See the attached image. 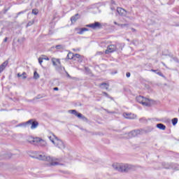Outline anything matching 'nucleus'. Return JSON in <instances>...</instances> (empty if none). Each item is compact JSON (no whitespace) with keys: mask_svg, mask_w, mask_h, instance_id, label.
Returning a JSON list of instances; mask_svg holds the SVG:
<instances>
[{"mask_svg":"<svg viewBox=\"0 0 179 179\" xmlns=\"http://www.w3.org/2000/svg\"><path fill=\"white\" fill-rule=\"evenodd\" d=\"M117 50V47L114 45H108L107 50L105 51V54H110V52H114Z\"/></svg>","mask_w":179,"mask_h":179,"instance_id":"nucleus-10","label":"nucleus"},{"mask_svg":"<svg viewBox=\"0 0 179 179\" xmlns=\"http://www.w3.org/2000/svg\"><path fill=\"white\" fill-rule=\"evenodd\" d=\"M178 122V119L177 117H175L172 120V124L173 125H177V123Z\"/></svg>","mask_w":179,"mask_h":179,"instance_id":"nucleus-25","label":"nucleus"},{"mask_svg":"<svg viewBox=\"0 0 179 179\" xmlns=\"http://www.w3.org/2000/svg\"><path fill=\"white\" fill-rule=\"evenodd\" d=\"M114 24H116V26H118V24H120L117 23V22H114Z\"/></svg>","mask_w":179,"mask_h":179,"instance_id":"nucleus-38","label":"nucleus"},{"mask_svg":"<svg viewBox=\"0 0 179 179\" xmlns=\"http://www.w3.org/2000/svg\"><path fill=\"white\" fill-rule=\"evenodd\" d=\"M38 62H39L40 65H41V64H43V59H42V57H39Z\"/></svg>","mask_w":179,"mask_h":179,"instance_id":"nucleus-32","label":"nucleus"},{"mask_svg":"<svg viewBox=\"0 0 179 179\" xmlns=\"http://www.w3.org/2000/svg\"><path fill=\"white\" fill-rule=\"evenodd\" d=\"M99 54H102V52H99Z\"/></svg>","mask_w":179,"mask_h":179,"instance_id":"nucleus-41","label":"nucleus"},{"mask_svg":"<svg viewBox=\"0 0 179 179\" xmlns=\"http://www.w3.org/2000/svg\"><path fill=\"white\" fill-rule=\"evenodd\" d=\"M103 94L104 96H108V94H107L106 92H103Z\"/></svg>","mask_w":179,"mask_h":179,"instance_id":"nucleus-37","label":"nucleus"},{"mask_svg":"<svg viewBox=\"0 0 179 179\" xmlns=\"http://www.w3.org/2000/svg\"><path fill=\"white\" fill-rule=\"evenodd\" d=\"M20 13H23V12L19 13L18 15H20Z\"/></svg>","mask_w":179,"mask_h":179,"instance_id":"nucleus-39","label":"nucleus"},{"mask_svg":"<svg viewBox=\"0 0 179 179\" xmlns=\"http://www.w3.org/2000/svg\"><path fill=\"white\" fill-rule=\"evenodd\" d=\"M8 62H4L1 65H0V73L3 72V71L8 66Z\"/></svg>","mask_w":179,"mask_h":179,"instance_id":"nucleus-15","label":"nucleus"},{"mask_svg":"<svg viewBox=\"0 0 179 179\" xmlns=\"http://www.w3.org/2000/svg\"><path fill=\"white\" fill-rule=\"evenodd\" d=\"M117 13H119V15H120V16H127V15L128 14V12H127L125 9L122 8H117Z\"/></svg>","mask_w":179,"mask_h":179,"instance_id":"nucleus-12","label":"nucleus"},{"mask_svg":"<svg viewBox=\"0 0 179 179\" xmlns=\"http://www.w3.org/2000/svg\"><path fill=\"white\" fill-rule=\"evenodd\" d=\"M113 168L117 171H129L134 169V166L128 164L115 163L113 164Z\"/></svg>","mask_w":179,"mask_h":179,"instance_id":"nucleus-3","label":"nucleus"},{"mask_svg":"<svg viewBox=\"0 0 179 179\" xmlns=\"http://www.w3.org/2000/svg\"><path fill=\"white\" fill-rule=\"evenodd\" d=\"M37 139H38V137H33V136H29L27 138L28 142H29V143H34V144H36L37 143Z\"/></svg>","mask_w":179,"mask_h":179,"instance_id":"nucleus-14","label":"nucleus"},{"mask_svg":"<svg viewBox=\"0 0 179 179\" xmlns=\"http://www.w3.org/2000/svg\"><path fill=\"white\" fill-rule=\"evenodd\" d=\"M53 90L58 91V90H59V88H58V87H55V88L53 89Z\"/></svg>","mask_w":179,"mask_h":179,"instance_id":"nucleus-35","label":"nucleus"},{"mask_svg":"<svg viewBox=\"0 0 179 179\" xmlns=\"http://www.w3.org/2000/svg\"><path fill=\"white\" fill-rule=\"evenodd\" d=\"M157 128H159V129H162V131H164V129H166V125L162 123H158Z\"/></svg>","mask_w":179,"mask_h":179,"instance_id":"nucleus-20","label":"nucleus"},{"mask_svg":"<svg viewBox=\"0 0 179 179\" xmlns=\"http://www.w3.org/2000/svg\"><path fill=\"white\" fill-rule=\"evenodd\" d=\"M41 58H42L43 59H45V61H50V58H48V57L42 56Z\"/></svg>","mask_w":179,"mask_h":179,"instance_id":"nucleus-30","label":"nucleus"},{"mask_svg":"<svg viewBox=\"0 0 179 179\" xmlns=\"http://www.w3.org/2000/svg\"><path fill=\"white\" fill-rule=\"evenodd\" d=\"M38 160L47 162L49 166H62V161L59 158H55L50 155H45L44 152L40 153L36 157Z\"/></svg>","mask_w":179,"mask_h":179,"instance_id":"nucleus-1","label":"nucleus"},{"mask_svg":"<svg viewBox=\"0 0 179 179\" xmlns=\"http://www.w3.org/2000/svg\"><path fill=\"white\" fill-rule=\"evenodd\" d=\"M163 166H163L164 169H173V166H171L169 164L164 163Z\"/></svg>","mask_w":179,"mask_h":179,"instance_id":"nucleus-23","label":"nucleus"},{"mask_svg":"<svg viewBox=\"0 0 179 179\" xmlns=\"http://www.w3.org/2000/svg\"><path fill=\"white\" fill-rule=\"evenodd\" d=\"M79 32L78 34H83V33H85V31H87L89 29L87 28H82L79 29Z\"/></svg>","mask_w":179,"mask_h":179,"instance_id":"nucleus-21","label":"nucleus"},{"mask_svg":"<svg viewBox=\"0 0 179 179\" xmlns=\"http://www.w3.org/2000/svg\"><path fill=\"white\" fill-rule=\"evenodd\" d=\"M69 113L70 114H73L74 115H76V117H78V118H80L81 120H87L85 116H83V115L78 113L76 110H69Z\"/></svg>","mask_w":179,"mask_h":179,"instance_id":"nucleus-7","label":"nucleus"},{"mask_svg":"<svg viewBox=\"0 0 179 179\" xmlns=\"http://www.w3.org/2000/svg\"><path fill=\"white\" fill-rule=\"evenodd\" d=\"M39 78H40V75H38V73H37V71H34V79H38Z\"/></svg>","mask_w":179,"mask_h":179,"instance_id":"nucleus-24","label":"nucleus"},{"mask_svg":"<svg viewBox=\"0 0 179 179\" xmlns=\"http://www.w3.org/2000/svg\"><path fill=\"white\" fill-rule=\"evenodd\" d=\"M126 76L127 78H129L131 76V73H127Z\"/></svg>","mask_w":179,"mask_h":179,"instance_id":"nucleus-34","label":"nucleus"},{"mask_svg":"<svg viewBox=\"0 0 179 179\" xmlns=\"http://www.w3.org/2000/svg\"><path fill=\"white\" fill-rule=\"evenodd\" d=\"M157 75H159V76H162V78H164V79H166V77L164 76V75H163V73L162 72L158 71Z\"/></svg>","mask_w":179,"mask_h":179,"instance_id":"nucleus-29","label":"nucleus"},{"mask_svg":"<svg viewBox=\"0 0 179 179\" xmlns=\"http://www.w3.org/2000/svg\"><path fill=\"white\" fill-rule=\"evenodd\" d=\"M62 48V46L61 45H57L56 46V48L57 49V50H59V48Z\"/></svg>","mask_w":179,"mask_h":179,"instance_id":"nucleus-33","label":"nucleus"},{"mask_svg":"<svg viewBox=\"0 0 179 179\" xmlns=\"http://www.w3.org/2000/svg\"><path fill=\"white\" fill-rule=\"evenodd\" d=\"M118 26H119V27H122V28L127 27L128 24H118Z\"/></svg>","mask_w":179,"mask_h":179,"instance_id":"nucleus-26","label":"nucleus"},{"mask_svg":"<svg viewBox=\"0 0 179 179\" xmlns=\"http://www.w3.org/2000/svg\"><path fill=\"white\" fill-rule=\"evenodd\" d=\"M78 16H79V15L76 14L75 16L71 17V20L72 23H75V22L79 19Z\"/></svg>","mask_w":179,"mask_h":179,"instance_id":"nucleus-18","label":"nucleus"},{"mask_svg":"<svg viewBox=\"0 0 179 179\" xmlns=\"http://www.w3.org/2000/svg\"><path fill=\"white\" fill-rule=\"evenodd\" d=\"M164 66H166V64L164 63H162Z\"/></svg>","mask_w":179,"mask_h":179,"instance_id":"nucleus-40","label":"nucleus"},{"mask_svg":"<svg viewBox=\"0 0 179 179\" xmlns=\"http://www.w3.org/2000/svg\"><path fill=\"white\" fill-rule=\"evenodd\" d=\"M101 86H103V87L106 89V90L107 89H108V85L107 83H102Z\"/></svg>","mask_w":179,"mask_h":179,"instance_id":"nucleus-28","label":"nucleus"},{"mask_svg":"<svg viewBox=\"0 0 179 179\" xmlns=\"http://www.w3.org/2000/svg\"><path fill=\"white\" fill-rule=\"evenodd\" d=\"M48 139H50L52 143L56 148H58V149H60L61 150H64V149H65V143H64L62 140L58 138L55 134L52 133L50 134L48 136Z\"/></svg>","mask_w":179,"mask_h":179,"instance_id":"nucleus-2","label":"nucleus"},{"mask_svg":"<svg viewBox=\"0 0 179 179\" xmlns=\"http://www.w3.org/2000/svg\"><path fill=\"white\" fill-rule=\"evenodd\" d=\"M18 78H22V79H26L27 77L26 76V73H23L22 74L18 73Z\"/></svg>","mask_w":179,"mask_h":179,"instance_id":"nucleus-22","label":"nucleus"},{"mask_svg":"<svg viewBox=\"0 0 179 179\" xmlns=\"http://www.w3.org/2000/svg\"><path fill=\"white\" fill-rule=\"evenodd\" d=\"M123 117L127 118V120H135V118H136V115L134 113H123Z\"/></svg>","mask_w":179,"mask_h":179,"instance_id":"nucleus-8","label":"nucleus"},{"mask_svg":"<svg viewBox=\"0 0 179 179\" xmlns=\"http://www.w3.org/2000/svg\"><path fill=\"white\" fill-rule=\"evenodd\" d=\"M162 55H169V50H165L162 52Z\"/></svg>","mask_w":179,"mask_h":179,"instance_id":"nucleus-31","label":"nucleus"},{"mask_svg":"<svg viewBox=\"0 0 179 179\" xmlns=\"http://www.w3.org/2000/svg\"><path fill=\"white\" fill-rule=\"evenodd\" d=\"M36 143H38L39 146H42V148H45V146H47V141L43 140L41 138L38 137V138H36Z\"/></svg>","mask_w":179,"mask_h":179,"instance_id":"nucleus-9","label":"nucleus"},{"mask_svg":"<svg viewBox=\"0 0 179 179\" xmlns=\"http://www.w3.org/2000/svg\"><path fill=\"white\" fill-rule=\"evenodd\" d=\"M67 58L69 59H73V58H74V59H77L78 62H82V61H83V57L80 56L79 54L73 55V53L69 52L67 55Z\"/></svg>","mask_w":179,"mask_h":179,"instance_id":"nucleus-5","label":"nucleus"},{"mask_svg":"<svg viewBox=\"0 0 179 179\" xmlns=\"http://www.w3.org/2000/svg\"><path fill=\"white\" fill-rule=\"evenodd\" d=\"M52 62L54 66H61V61H59V59L56 58H52Z\"/></svg>","mask_w":179,"mask_h":179,"instance_id":"nucleus-13","label":"nucleus"},{"mask_svg":"<svg viewBox=\"0 0 179 179\" xmlns=\"http://www.w3.org/2000/svg\"><path fill=\"white\" fill-rule=\"evenodd\" d=\"M29 124L31 125V129H36V128H37V127H38V122H37L31 121V122L29 123Z\"/></svg>","mask_w":179,"mask_h":179,"instance_id":"nucleus-16","label":"nucleus"},{"mask_svg":"<svg viewBox=\"0 0 179 179\" xmlns=\"http://www.w3.org/2000/svg\"><path fill=\"white\" fill-rule=\"evenodd\" d=\"M33 15H38V10L37 9H33L32 10Z\"/></svg>","mask_w":179,"mask_h":179,"instance_id":"nucleus-27","label":"nucleus"},{"mask_svg":"<svg viewBox=\"0 0 179 179\" xmlns=\"http://www.w3.org/2000/svg\"><path fill=\"white\" fill-rule=\"evenodd\" d=\"M141 104L142 106H145V107H150V106H153V104H155V101L143 96V101L141 102Z\"/></svg>","mask_w":179,"mask_h":179,"instance_id":"nucleus-6","label":"nucleus"},{"mask_svg":"<svg viewBox=\"0 0 179 179\" xmlns=\"http://www.w3.org/2000/svg\"><path fill=\"white\" fill-rule=\"evenodd\" d=\"M8 41V38H4V43H6Z\"/></svg>","mask_w":179,"mask_h":179,"instance_id":"nucleus-36","label":"nucleus"},{"mask_svg":"<svg viewBox=\"0 0 179 179\" xmlns=\"http://www.w3.org/2000/svg\"><path fill=\"white\" fill-rule=\"evenodd\" d=\"M145 131L143 129L141 130H133L131 132H129L127 136H126V138H135V136H138V135H140L141 134H145Z\"/></svg>","mask_w":179,"mask_h":179,"instance_id":"nucleus-4","label":"nucleus"},{"mask_svg":"<svg viewBox=\"0 0 179 179\" xmlns=\"http://www.w3.org/2000/svg\"><path fill=\"white\" fill-rule=\"evenodd\" d=\"M136 100L138 103H139L140 104H142V101L143 100V96H136Z\"/></svg>","mask_w":179,"mask_h":179,"instance_id":"nucleus-19","label":"nucleus"},{"mask_svg":"<svg viewBox=\"0 0 179 179\" xmlns=\"http://www.w3.org/2000/svg\"><path fill=\"white\" fill-rule=\"evenodd\" d=\"M87 27H91V29H100L101 27V24H100V22H96L93 24H87Z\"/></svg>","mask_w":179,"mask_h":179,"instance_id":"nucleus-11","label":"nucleus"},{"mask_svg":"<svg viewBox=\"0 0 179 179\" xmlns=\"http://www.w3.org/2000/svg\"><path fill=\"white\" fill-rule=\"evenodd\" d=\"M29 124H31V120H29V121H28L27 122L20 123L18 125H17V127H26V126L29 125Z\"/></svg>","mask_w":179,"mask_h":179,"instance_id":"nucleus-17","label":"nucleus"}]
</instances>
